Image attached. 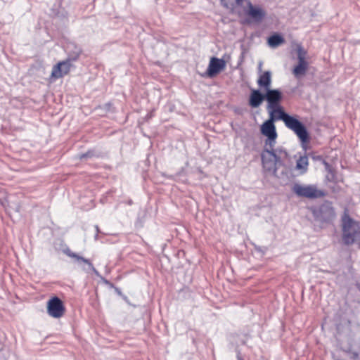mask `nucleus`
Listing matches in <instances>:
<instances>
[{"label":"nucleus","instance_id":"nucleus-12","mask_svg":"<svg viewBox=\"0 0 360 360\" xmlns=\"http://www.w3.org/2000/svg\"><path fill=\"white\" fill-rule=\"evenodd\" d=\"M265 101L264 94H262L259 89H252L248 100V104L252 108H257L261 105Z\"/></svg>","mask_w":360,"mask_h":360},{"label":"nucleus","instance_id":"nucleus-15","mask_svg":"<svg viewBox=\"0 0 360 360\" xmlns=\"http://www.w3.org/2000/svg\"><path fill=\"white\" fill-rule=\"evenodd\" d=\"M66 51L68 53L67 58L72 62L79 58L82 53V49L73 43H70L67 45Z\"/></svg>","mask_w":360,"mask_h":360},{"label":"nucleus","instance_id":"nucleus-2","mask_svg":"<svg viewBox=\"0 0 360 360\" xmlns=\"http://www.w3.org/2000/svg\"><path fill=\"white\" fill-rule=\"evenodd\" d=\"M342 241L349 245L353 244L360 237V224L348 214L342 218Z\"/></svg>","mask_w":360,"mask_h":360},{"label":"nucleus","instance_id":"nucleus-1","mask_svg":"<svg viewBox=\"0 0 360 360\" xmlns=\"http://www.w3.org/2000/svg\"><path fill=\"white\" fill-rule=\"evenodd\" d=\"M278 120H282L285 127L292 130L300 139L302 143H307L310 141L309 135L304 124L295 117L288 114L279 105L274 108Z\"/></svg>","mask_w":360,"mask_h":360},{"label":"nucleus","instance_id":"nucleus-13","mask_svg":"<svg viewBox=\"0 0 360 360\" xmlns=\"http://www.w3.org/2000/svg\"><path fill=\"white\" fill-rule=\"evenodd\" d=\"M64 253L68 257L75 259L76 262L79 264H86L89 269H91L96 276H99L98 271L94 268L89 259L78 255L77 254L72 252L69 248L65 250Z\"/></svg>","mask_w":360,"mask_h":360},{"label":"nucleus","instance_id":"nucleus-21","mask_svg":"<svg viewBox=\"0 0 360 360\" xmlns=\"http://www.w3.org/2000/svg\"><path fill=\"white\" fill-rule=\"evenodd\" d=\"M6 202H7V200H6V193L4 192V195H0V204L2 205V206H6Z\"/></svg>","mask_w":360,"mask_h":360},{"label":"nucleus","instance_id":"nucleus-4","mask_svg":"<svg viewBox=\"0 0 360 360\" xmlns=\"http://www.w3.org/2000/svg\"><path fill=\"white\" fill-rule=\"evenodd\" d=\"M315 219L322 223H330L335 217V212L332 204L326 202L313 210Z\"/></svg>","mask_w":360,"mask_h":360},{"label":"nucleus","instance_id":"nucleus-16","mask_svg":"<svg viewBox=\"0 0 360 360\" xmlns=\"http://www.w3.org/2000/svg\"><path fill=\"white\" fill-rule=\"evenodd\" d=\"M309 161L307 155L300 156L296 162L295 169L300 174H305L308 170Z\"/></svg>","mask_w":360,"mask_h":360},{"label":"nucleus","instance_id":"nucleus-17","mask_svg":"<svg viewBox=\"0 0 360 360\" xmlns=\"http://www.w3.org/2000/svg\"><path fill=\"white\" fill-rule=\"evenodd\" d=\"M284 41L283 37L278 34H274L268 38V44L273 48L278 46L284 43Z\"/></svg>","mask_w":360,"mask_h":360},{"label":"nucleus","instance_id":"nucleus-8","mask_svg":"<svg viewBox=\"0 0 360 360\" xmlns=\"http://www.w3.org/2000/svg\"><path fill=\"white\" fill-rule=\"evenodd\" d=\"M265 101L267 102L266 108H274L281 105L283 99V95L280 90L269 89L265 91Z\"/></svg>","mask_w":360,"mask_h":360},{"label":"nucleus","instance_id":"nucleus-18","mask_svg":"<svg viewBox=\"0 0 360 360\" xmlns=\"http://www.w3.org/2000/svg\"><path fill=\"white\" fill-rule=\"evenodd\" d=\"M307 53V51L304 50L302 46H298L297 47V56L298 64L309 65L308 62L306 60Z\"/></svg>","mask_w":360,"mask_h":360},{"label":"nucleus","instance_id":"nucleus-14","mask_svg":"<svg viewBox=\"0 0 360 360\" xmlns=\"http://www.w3.org/2000/svg\"><path fill=\"white\" fill-rule=\"evenodd\" d=\"M271 75V72L269 70L262 72L257 79L258 86L264 89V91L271 89L272 82Z\"/></svg>","mask_w":360,"mask_h":360},{"label":"nucleus","instance_id":"nucleus-7","mask_svg":"<svg viewBox=\"0 0 360 360\" xmlns=\"http://www.w3.org/2000/svg\"><path fill=\"white\" fill-rule=\"evenodd\" d=\"M260 131L262 135L266 137L264 141V146H272L274 143H276L278 134L274 124L264 122L261 125Z\"/></svg>","mask_w":360,"mask_h":360},{"label":"nucleus","instance_id":"nucleus-25","mask_svg":"<svg viewBox=\"0 0 360 360\" xmlns=\"http://www.w3.org/2000/svg\"><path fill=\"white\" fill-rule=\"evenodd\" d=\"M4 195V191H0V195Z\"/></svg>","mask_w":360,"mask_h":360},{"label":"nucleus","instance_id":"nucleus-6","mask_svg":"<svg viewBox=\"0 0 360 360\" xmlns=\"http://www.w3.org/2000/svg\"><path fill=\"white\" fill-rule=\"evenodd\" d=\"M261 158L264 169L276 175L278 168L281 165H278V162L274 157L270 156L269 151L265 146L261 154Z\"/></svg>","mask_w":360,"mask_h":360},{"label":"nucleus","instance_id":"nucleus-20","mask_svg":"<svg viewBox=\"0 0 360 360\" xmlns=\"http://www.w3.org/2000/svg\"><path fill=\"white\" fill-rule=\"evenodd\" d=\"M269 114V117L267 120H266L265 122H267V123H269V124H274V122L276 121V120H278L277 117V115H276L275 113V111L274 108H266Z\"/></svg>","mask_w":360,"mask_h":360},{"label":"nucleus","instance_id":"nucleus-27","mask_svg":"<svg viewBox=\"0 0 360 360\" xmlns=\"http://www.w3.org/2000/svg\"><path fill=\"white\" fill-rule=\"evenodd\" d=\"M224 6H226L227 8L229 7V6L228 5V4L226 3H224Z\"/></svg>","mask_w":360,"mask_h":360},{"label":"nucleus","instance_id":"nucleus-10","mask_svg":"<svg viewBox=\"0 0 360 360\" xmlns=\"http://www.w3.org/2000/svg\"><path fill=\"white\" fill-rule=\"evenodd\" d=\"M275 146L276 143H274L272 146L265 147L269 150L270 156L274 157L278 162V165H283L284 161L288 157V153L283 147L275 148Z\"/></svg>","mask_w":360,"mask_h":360},{"label":"nucleus","instance_id":"nucleus-3","mask_svg":"<svg viewBox=\"0 0 360 360\" xmlns=\"http://www.w3.org/2000/svg\"><path fill=\"white\" fill-rule=\"evenodd\" d=\"M292 192L300 198L308 199H316L325 196L323 191L319 189L316 185H304L300 184H294L292 187Z\"/></svg>","mask_w":360,"mask_h":360},{"label":"nucleus","instance_id":"nucleus-5","mask_svg":"<svg viewBox=\"0 0 360 360\" xmlns=\"http://www.w3.org/2000/svg\"><path fill=\"white\" fill-rule=\"evenodd\" d=\"M65 309L62 300L53 297L47 302V313L53 318H60L63 316Z\"/></svg>","mask_w":360,"mask_h":360},{"label":"nucleus","instance_id":"nucleus-23","mask_svg":"<svg viewBox=\"0 0 360 360\" xmlns=\"http://www.w3.org/2000/svg\"><path fill=\"white\" fill-rule=\"evenodd\" d=\"M237 359H238V360H243V358L240 356V352L237 353Z\"/></svg>","mask_w":360,"mask_h":360},{"label":"nucleus","instance_id":"nucleus-9","mask_svg":"<svg viewBox=\"0 0 360 360\" xmlns=\"http://www.w3.org/2000/svg\"><path fill=\"white\" fill-rule=\"evenodd\" d=\"M226 68V61L216 57L211 58L207 70L210 77H213Z\"/></svg>","mask_w":360,"mask_h":360},{"label":"nucleus","instance_id":"nucleus-24","mask_svg":"<svg viewBox=\"0 0 360 360\" xmlns=\"http://www.w3.org/2000/svg\"><path fill=\"white\" fill-rule=\"evenodd\" d=\"M88 156H89L88 153L82 154V155H81L80 158H81V159H83V158H86V157H88Z\"/></svg>","mask_w":360,"mask_h":360},{"label":"nucleus","instance_id":"nucleus-26","mask_svg":"<svg viewBox=\"0 0 360 360\" xmlns=\"http://www.w3.org/2000/svg\"><path fill=\"white\" fill-rule=\"evenodd\" d=\"M261 68H262V63H259V70L261 71Z\"/></svg>","mask_w":360,"mask_h":360},{"label":"nucleus","instance_id":"nucleus-11","mask_svg":"<svg viewBox=\"0 0 360 360\" xmlns=\"http://www.w3.org/2000/svg\"><path fill=\"white\" fill-rule=\"evenodd\" d=\"M71 62V60L67 58L65 60L54 65L52 68L51 77L55 79H58L68 74L70 69Z\"/></svg>","mask_w":360,"mask_h":360},{"label":"nucleus","instance_id":"nucleus-22","mask_svg":"<svg viewBox=\"0 0 360 360\" xmlns=\"http://www.w3.org/2000/svg\"><path fill=\"white\" fill-rule=\"evenodd\" d=\"M95 229L96 230V234L95 236V239L97 240V238H98V233L99 232V229H98V226H95Z\"/></svg>","mask_w":360,"mask_h":360},{"label":"nucleus","instance_id":"nucleus-19","mask_svg":"<svg viewBox=\"0 0 360 360\" xmlns=\"http://www.w3.org/2000/svg\"><path fill=\"white\" fill-rule=\"evenodd\" d=\"M308 66L309 65L297 64L292 70L294 76L296 78H300V77L304 76L308 70Z\"/></svg>","mask_w":360,"mask_h":360}]
</instances>
